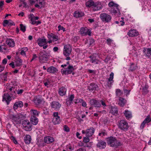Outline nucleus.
Here are the masks:
<instances>
[{"instance_id": "1", "label": "nucleus", "mask_w": 151, "mask_h": 151, "mask_svg": "<svg viewBox=\"0 0 151 151\" xmlns=\"http://www.w3.org/2000/svg\"><path fill=\"white\" fill-rule=\"evenodd\" d=\"M107 143L111 147H117L120 146L122 144L120 141L117 140L114 137H110L107 138Z\"/></svg>"}, {"instance_id": "2", "label": "nucleus", "mask_w": 151, "mask_h": 151, "mask_svg": "<svg viewBox=\"0 0 151 151\" xmlns=\"http://www.w3.org/2000/svg\"><path fill=\"white\" fill-rule=\"evenodd\" d=\"M89 103L91 105L96 107H100L101 104L104 106H106L105 101L102 99L97 100L95 99H91L90 100Z\"/></svg>"}, {"instance_id": "3", "label": "nucleus", "mask_w": 151, "mask_h": 151, "mask_svg": "<svg viewBox=\"0 0 151 151\" xmlns=\"http://www.w3.org/2000/svg\"><path fill=\"white\" fill-rule=\"evenodd\" d=\"M72 49L71 46L69 45H65L64 47L63 50V54L66 57L65 60H71L69 55L71 53Z\"/></svg>"}, {"instance_id": "4", "label": "nucleus", "mask_w": 151, "mask_h": 151, "mask_svg": "<svg viewBox=\"0 0 151 151\" xmlns=\"http://www.w3.org/2000/svg\"><path fill=\"white\" fill-rule=\"evenodd\" d=\"M10 118L13 122L18 124L21 123V120L25 118V116L24 114L19 113L15 115H11Z\"/></svg>"}, {"instance_id": "5", "label": "nucleus", "mask_w": 151, "mask_h": 151, "mask_svg": "<svg viewBox=\"0 0 151 151\" xmlns=\"http://www.w3.org/2000/svg\"><path fill=\"white\" fill-rule=\"evenodd\" d=\"M118 128L123 131H126L128 129L129 126L126 121L122 120L119 121Z\"/></svg>"}, {"instance_id": "6", "label": "nucleus", "mask_w": 151, "mask_h": 151, "mask_svg": "<svg viewBox=\"0 0 151 151\" xmlns=\"http://www.w3.org/2000/svg\"><path fill=\"white\" fill-rule=\"evenodd\" d=\"M75 69L72 65H69L66 68H62L61 69V72L63 75H68L72 73L74 74L73 72Z\"/></svg>"}, {"instance_id": "7", "label": "nucleus", "mask_w": 151, "mask_h": 151, "mask_svg": "<svg viewBox=\"0 0 151 151\" xmlns=\"http://www.w3.org/2000/svg\"><path fill=\"white\" fill-rule=\"evenodd\" d=\"M100 18L102 21L104 22H110L111 19V17L110 15L105 13L101 14L100 15Z\"/></svg>"}, {"instance_id": "8", "label": "nucleus", "mask_w": 151, "mask_h": 151, "mask_svg": "<svg viewBox=\"0 0 151 151\" xmlns=\"http://www.w3.org/2000/svg\"><path fill=\"white\" fill-rule=\"evenodd\" d=\"M38 56L40 62L41 63H44L47 60L48 57L47 55L42 52L41 51L39 53Z\"/></svg>"}, {"instance_id": "9", "label": "nucleus", "mask_w": 151, "mask_h": 151, "mask_svg": "<svg viewBox=\"0 0 151 151\" xmlns=\"http://www.w3.org/2000/svg\"><path fill=\"white\" fill-rule=\"evenodd\" d=\"M22 125L24 129L27 131H30L32 129V124L28 120H25L23 121Z\"/></svg>"}, {"instance_id": "10", "label": "nucleus", "mask_w": 151, "mask_h": 151, "mask_svg": "<svg viewBox=\"0 0 151 151\" xmlns=\"http://www.w3.org/2000/svg\"><path fill=\"white\" fill-rule=\"evenodd\" d=\"M33 101L35 104L37 105H38L45 103L44 99L41 97L40 95L35 96L33 99Z\"/></svg>"}, {"instance_id": "11", "label": "nucleus", "mask_w": 151, "mask_h": 151, "mask_svg": "<svg viewBox=\"0 0 151 151\" xmlns=\"http://www.w3.org/2000/svg\"><path fill=\"white\" fill-rule=\"evenodd\" d=\"M80 33L83 36H85L88 35L91 36V32L87 27H82L81 29Z\"/></svg>"}, {"instance_id": "12", "label": "nucleus", "mask_w": 151, "mask_h": 151, "mask_svg": "<svg viewBox=\"0 0 151 151\" xmlns=\"http://www.w3.org/2000/svg\"><path fill=\"white\" fill-rule=\"evenodd\" d=\"M47 37L49 40H52L53 42L56 41L58 40V37L57 35L49 32L47 34Z\"/></svg>"}, {"instance_id": "13", "label": "nucleus", "mask_w": 151, "mask_h": 151, "mask_svg": "<svg viewBox=\"0 0 151 151\" xmlns=\"http://www.w3.org/2000/svg\"><path fill=\"white\" fill-rule=\"evenodd\" d=\"M51 108L56 111L58 110L61 107V104L58 102L52 101L51 104Z\"/></svg>"}, {"instance_id": "14", "label": "nucleus", "mask_w": 151, "mask_h": 151, "mask_svg": "<svg viewBox=\"0 0 151 151\" xmlns=\"http://www.w3.org/2000/svg\"><path fill=\"white\" fill-rule=\"evenodd\" d=\"M127 35L129 37H134L138 35L139 33L136 30L131 29L127 33Z\"/></svg>"}, {"instance_id": "15", "label": "nucleus", "mask_w": 151, "mask_h": 151, "mask_svg": "<svg viewBox=\"0 0 151 151\" xmlns=\"http://www.w3.org/2000/svg\"><path fill=\"white\" fill-rule=\"evenodd\" d=\"M6 43L9 47H13L15 45V42L14 40L10 38H7L6 40Z\"/></svg>"}, {"instance_id": "16", "label": "nucleus", "mask_w": 151, "mask_h": 151, "mask_svg": "<svg viewBox=\"0 0 151 151\" xmlns=\"http://www.w3.org/2000/svg\"><path fill=\"white\" fill-rule=\"evenodd\" d=\"M96 146L100 149H104L106 146V143L104 141L100 140L98 141Z\"/></svg>"}, {"instance_id": "17", "label": "nucleus", "mask_w": 151, "mask_h": 151, "mask_svg": "<svg viewBox=\"0 0 151 151\" xmlns=\"http://www.w3.org/2000/svg\"><path fill=\"white\" fill-rule=\"evenodd\" d=\"M150 115H148L145 119L143 121L140 126L141 129H143L145 127V124H147L151 122L150 120Z\"/></svg>"}, {"instance_id": "18", "label": "nucleus", "mask_w": 151, "mask_h": 151, "mask_svg": "<svg viewBox=\"0 0 151 151\" xmlns=\"http://www.w3.org/2000/svg\"><path fill=\"white\" fill-rule=\"evenodd\" d=\"M114 76V74L113 73L111 72L110 75V77L108 79V81L107 83V85L109 87H111L114 82V81L113 80Z\"/></svg>"}, {"instance_id": "19", "label": "nucleus", "mask_w": 151, "mask_h": 151, "mask_svg": "<svg viewBox=\"0 0 151 151\" xmlns=\"http://www.w3.org/2000/svg\"><path fill=\"white\" fill-rule=\"evenodd\" d=\"M44 140L45 143L50 144L54 141V139L52 137L47 136L44 137Z\"/></svg>"}, {"instance_id": "20", "label": "nucleus", "mask_w": 151, "mask_h": 151, "mask_svg": "<svg viewBox=\"0 0 151 151\" xmlns=\"http://www.w3.org/2000/svg\"><path fill=\"white\" fill-rule=\"evenodd\" d=\"M23 103L22 101H19L16 102L13 106V108L15 110L18 108V107L22 108L23 106Z\"/></svg>"}, {"instance_id": "21", "label": "nucleus", "mask_w": 151, "mask_h": 151, "mask_svg": "<svg viewBox=\"0 0 151 151\" xmlns=\"http://www.w3.org/2000/svg\"><path fill=\"white\" fill-rule=\"evenodd\" d=\"M143 52L147 57L149 58L151 56V48H144Z\"/></svg>"}, {"instance_id": "22", "label": "nucleus", "mask_w": 151, "mask_h": 151, "mask_svg": "<svg viewBox=\"0 0 151 151\" xmlns=\"http://www.w3.org/2000/svg\"><path fill=\"white\" fill-rule=\"evenodd\" d=\"M95 131V129L93 127H91L90 129H87L86 131V134L87 136L91 137Z\"/></svg>"}, {"instance_id": "23", "label": "nucleus", "mask_w": 151, "mask_h": 151, "mask_svg": "<svg viewBox=\"0 0 151 151\" xmlns=\"http://www.w3.org/2000/svg\"><path fill=\"white\" fill-rule=\"evenodd\" d=\"M12 98L9 95H4L3 96V101H6L7 105L9 104Z\"/></svg>"}, {"instance_id": "24", "label": "nucleus", "mask_w": 151, "mask_h": 151, "mask_svg": "<svg viewBox=\"0 0 151 151\" xmlns=\"http://www.w3.org/2000/svg\"><path fill=\"white\" fill-rule=\"evenodd\" d=\"M37 42L38 45L40 47L43 46L44 43L47 44V43L46 39L45 38H39L37 40Z\"/></svg>"}, {"instance_id": "25", "label": "nucleus", "mask_w": 151, "mask_h": 151, "mask_svg": "<svg viewBox=\"0 0 151 151\" xmlns=\"http://www.w3.org/2000/svg\"><path fill=\"white\" fill-rule=\"evenodd\" d=\"M98 88L97 85L95 84L94 83H92L90 84L88 88L89 91H92L96 90V88Z\"/></svg>"}, {"instance_id": "26", "label": "nucleus", "mask_w": 151, "mask_h": 151, "mask_svg": "<svg viewBox=\"0 0 151 151\" xmlns=\"http://www.w3.org/2000/svg\"><path fill=\"white\" fill-rule=\"evenodd\" d=\"M58 71L57 69L53 66H51L47 68V71L50 73H54Z\"/></svg>"}, {"instance_id": "27", "label": "nucleus", "mask_w": 151, "mask_h": 151, "mask_svg": "<svg viewBox=\"0 0 151 151\" xmlns=\"http://www.w3.org/2000/svg\"><path fill=\"white\" fill-rule=\"evenodd\" d=\"M123 113L127 119L130 118L132 116L131 112L128 110H125L124 112Z\"/></svg>"}, {"instance_id": "28", "label": "nucleus", "mask_w": 151, "mask_h": 151, "mask_svg": "<svg viewBox=\"0 0 151 151\" xmlns=\"http://www.w3.org/2000/svg\"><path fill=\"white\" fill-rule=\"evenodd\" d=\"M119 105L121 106H123L126 103V100L122 97H119Z\"/></svg>"}, {"instance_id": "29", "label": "nucleus", "mask_w": 151, "mask_h": 151, "mask_svg": "<svg viewBox=\"0 0 151 151\" xmlns=\"http://www.w3.org/2000/svg\"><path fill=\"white\" fill-rule=\"evenodd\" d=\"M84 13L81 11H76L75 12L74 14V16L76 18L80 17L83 16Z\"/></svg>"}, {"instance_id": "30", "label": "nucleus", "mask_w": 151, "mask_h": 151, "mask_svg": "<svg viewBox=\"0 0 151 151\" xmlns=\"http://www.w3.org/2000/svg\"><path fill=\"white\" fill-rule=\"evenodd\" d=\"M31 137L29 135H27L24 137V142L26 144H29L31 142Z\"/></svg>"}, {"instance_id": "31", "label": "nucleus", "mask_w": 151, "mask_h": 151, "mask_svg": "<svg viewBox=\"0 0 151 151\" xmlns=\"http://www.w3.org/2000/svg\"><path fill=\"white\" fill-rule=\"evenodd\" d=\"M110 112L113 115H116L118 114V111L117 107L115 106H111Z\"/></svg>"}, {"instance_id": "32", "label": "nucleus", "mask_w": 151, "mask_h": 151, "mask_svg": "<svg viewBox=\"0 0 151 151\" xmlns=\"http://www.w3.org/2000/svg\"><path fill=\"white\" fill-rule=\"evenodd\" d=\"M16 65L17 66H19L22 65V60L19 57L16 58Z\"/></svg>"}, {"instance_id": "33", "label": "nucleus", "mask_w": 151, "mask_h": 151, "mask_svg": "<svg viewBox=\"0 0 151 151\" xmlns=\"http://www.w3.org/2000/svg\"><path fill=\"white\" fill-rule=\"evenodd\" d=\"M94 4V2L92 0H89L86 3V5L87 7H92L93 8Z\"/></svg>"}, {"instance_id": "34", "label": "nucleus", "mask_w": 151, "mask_h": 151, "mask_svg": "<svg viewBox=\"0 0 151 151\" xmlns=\"http://www.w3.org/2000/svg\"><path fill=\"white\" fill-rule=\"evenodd\" d=\"M137 68L138 67L136 64L132 63L131 64L129 70V71L133 72L137 69Z\"/></svg>"}, {"instance_id": "35", "label": "nucleus", "mask_w": 151, "mask_h": 151, "mask_svg": "<svg viewBox=\"0 0 151 151\" xmlns=\"http://www.w3.org/2000/svg\"><path fill=\"white\" fill-rule=\"evenodd\" d=\"M52 122L54 125L59 124L60 122V117L53 118Z\"/></svg>"}, {"instance_id": "36", "label": "nucleus", "mask_w": 151, "mask_h": 151, "mask_svg": "<svg viewBox=\"0 0 151 151\" xmlns=\"http://www.w3.org/2000/svg\"><path fill=\"white\" fill-rule=\"evenodd\" d=\"M30 120L32 123L34 125H36L38 123V119L35 116L32 117Z\"/></svg>"}, {"instance_id": "37", "label": "nucleus", "mask_w": 151, "mask_h": 151, "mask_svg": "<svg viewBox=\"0 0 151 151\" xmlns=\"http://www.w3.org/2000/svg\"><path fill=\"white\" fill-rule=\"evenodd\" d=\"M93 8V10L94 11H96L101 9H102V7L101 4L95 3Z\"/></svg>"}, {"instance_id": "38", "label": "nucleus", "mask_w": 151, "mask_h": 151, "mask_svg": "<svg viewBox=\"0 0 151 151\" xmlns=\"http://www.w3.org/2000/svg\"><path fill=\"white\" fill-rule=\"evenodd\" d=\"M149 86L147 84H145L142 88V91L145 94H147L149 92L148 90Z\"/></svg>"}, {"instance_id": "39", "label": "nucleus", "mask_w": 151, "mask_h": 151, "mask_svg": "<svg viewBox=\"0 0 151 151\" xmlns=\"http://www.w3.org/2000/svg\"><path fill=\"white\" fill-rule=\"evenodd\" d=\"M17 87L15 86H12L9 88V90L11 92V94H16V91L17 90Z\"/></svg>"}, {"instance_id": "40", "label": "nucleus", "mask_w": 151, "mask_h": 151, "mask_svg": "<svg viewBox=\"0 0 151 151\" xmlns=\"http://www.w3.org/2000/svg\"><path fill=\"white\" fill-rule=\"evenodd\" d=\"M66 89L64 87H62L59 89L58 93L60 94H65L66 92Z\"/></svg>"}, {"instance_id": "41", "label": "nucleus", "mask_w": 151, "mask_h": 151, "mask_svg": "<svg viewBox=\"0 0 151 151\" xmlns=\"http://www.w3.org/2000/svg\"><path fill=\"white\" fill-rule=\"evenodd\" d=\"M123 91L124 93L126 94H128L130 93V92L131 91V89L130 88L127 86H125L124 87Z\"/></svg>"}, {"instance_id": "42", "label": "nucleus", "mask_w": 151, "mask_h": 151, "mask_svg": "<svg viewBox=\"0 0 151 151\" xmlns=\"http://www.w3.org/2000/svg\"><path fill=\"white\" fill-rule=\"evenodd\" d=\"M30 112L31 114L33 115V116H38L39 113L36 110L31 109L30 111Z\"/></svg>"}, {"instance_id": "43", "label": "nucleus", "mask_w": 151, "mask_h": 151, "mask_svg": "<svg viewBox=\"0 0 151 151\" xmlns=\"http://www.w3.org/2000/svg\"><path fill=\"white\" fill-rule=\"evenodd\" d=\"M108 5L110 7L114 6L116 8V9H117V7L119 6L118 5L114 3L113 1H111L109 2Z\"/></svg>"}, {"instance_id": "44", "label": "nucleus", "mask_w": 151, "mask_h": 151, "mask_svg": "<svg viewBox=\"0 0 151 151\" xmlns=\"http://www.w3.org/2000/svg\"><path fill=\"white\" fill-rule=\"evenodd\" d=\"M74 98V96L73 95H71L69 98H68L66 100V102H68L70 104V103L72 101Z\"/></svg>"}, {"instance_id": "45", "label": "nucleus", "mask_w": 151, "mask_h": 151, "mask_svg": "<svg viewBox=\"0 0 151 151\" xmlns=\"http://www.w3.org/2000/svg\"><path fill=\"white\" fill-rule=\"evenodd\" d=\"M20 30L22 31L23 32H25L26 31V27L22 24H20Z\"/></svg>"}, {"instance_id": "46", "label": "nucleus", "mask_w": 151, "mask_h": 151, "mask_svg": "<svg viewBox=\"0 0 151 151\" xmlns=\"http://www.w3.org/2000/svg\"><path fill=\"white\" fill-rule=\"evenodd\" d=\"M118 10V9L117 8V9H116V8H112L110 9V11L111 13L115 14L117 13V11Z\"/></svg>"}, {"instance_id": "47", "label": "nucleus", "mask_w": 151, "mask_h": 151, "mask_svg": "<svg viewBox=\"0 0 151 151\" xmlns=\"http://www.w3.org/2000/svg\"><path fill=\"white\" fill-rule=\"evenodd\" d=\"M83 142L84 143H86L88 142H89L90 139L88 137H83Z\"/></svg>"}, {"instance_id": "48", "label": "nucleus", "mask_w": 151, "mask_h": 151, "mask_svg": "<svg viewBox=\"0 0 151 151\" xmlns=\"http://www.w3.org/2000/svg\"><path fill=\"white\" fill-rule=\"evenodd\" d=\"M58 31H60V30H62L64 32L65 31V28L62 26L61 25H59L58 26Z\"/></svg>"}, {"instance_id": "49", "label": "nucleus", "mask_w": 151, "mask_h": 151, "mask_svg": "<svg viewBox=\"0 0 151 151\" xmlns=\"http://www.w3.org/2000/svg\"><path fill=\"white\" fill-rule=\"evenodd\" d=\"M89 40L90 45L93 46L94 45L95 42L94 40L93 39L91 38L89 39Z\"/></svg>"}, {"instance_id": "50", "label": "nucleus", "mask_w": 151, "mask_h": 151, "mask_svg": "<svg viewBox=\"0 0 151 151\" xmlns=\"http://www.w3.org/2000/svg\"><path fill=\"white\" fill-rule=\"evenodd\" d=\"M64 130L66 132H68L70 131L69 128L66 125H64Z\"/></svg>"}, {"instance_id": "51", "label": "nucleus", "mask_w": 151, "mask_h": 151, "mask_svg": "<svg viewBox=\"0 0 151 151\" xmlns=\"http://www.w3.org/2000/svg\"><path fill=\"white\" fill-rule=\"evenodd\" d=\"M90 61L92 63H94L96 64H98V62L99 61V60L97 59H95L93 60H90Z\"/></svg>"}, {"instance_id": "52", "label": "nucleus", "mask_w": 151, "mask_h": 151, "mask_svg": "<svg viewBox=\"0 0 151 151\" xmlns=\"http://www.w3.org/2000/svg\"><path fill=\"white\" fill-rule=\"evenodd\" d=\"M53 118L60 117V116H58V113L57 112H54L53 114Z\"/></svg>"}, {"instance_id": "53", "label": "nucleus", "mask_w": 151, "mask_h": 151, "mask_svg": "<svg viewBox=\"0 0 151 151\" xmlns=\"http://www.w3.org/2000/svg\"><path fill=\"white\" fill-rule=\"evenodd\" d=\"M116 94H121L122 92L120 89H118L116 90Z\"/></svg>"}, {"instance_id": "54", "label": "nucleus", "mask_w": 151, "mask_h": 151, "mask_svg": "<svg viewBox=\"0 0 151 151\" xmlns=\"http://www.w3.org/2000/svg\"><path fill=\"white\" fill-rule=\"evenodd\" d=\"M106 134V133L104 131H101V132L99 133V136H103L105 135Z\"/></svg>"}, {"instance_id": "55", "label": "nucleus", "mask_w": 151, "mask_h": 151, "mask_svg": "<svg viewBox=\"0 0 151 151\" xmlns=\"http://www.w3.org/2000/svg\"><path fill=\"white\" fill-rule=\"evenodd\" d=\"M9 21L7 20H4L3 22V25L4 26H5L7 24H9Z\"/></svg>"}, {"instance_id": "56", "label": "nucleus", "mask_w": 151, "mask_h": 151, "mask_svg": "<svg viewBox=\"0 0 151 151\" xmlns=\"http://www.w3.org/2000/svg\"><path fill=\"white\" fill-rule=\"evenodd\" d=\"M23 91V90L22 89H20L19 90V89L16 91V93H17L18 94H21L22 93Z\"/></svg>"}, {"instance_id": "57", "label": "nucleus", "mask_w": 151, "mask_h": 151, "mask_svg": "<svg viewBox=\"0 0 151 151\" xmlns=\"http://www.w3.org/2000/svg\"><path fill=\"white\" fill-rule=\"evenodd\" d=\"M113 41V40H112L110 38L106 40V42L107 43V44L108 45H110Z\"/></svg>"}, {"instance_id": "58", "label": "nucleus", "mask_w": 151, "mask_h": 151, "mask_svg": "<svg viewBox=\"0 0 151 151\" xmlns=\"http://www.w3.org/2000/svg\"><path fill=\"white\" fill-rule=\"evenodd\" d=\"M66 147L67 149H69L71 151L73 150L74 148L72 147L70 145H67L66 146Z\"/></svg>"}, {"instance_id": "59", "label": "nucleus", "mask_w": 151, "mask_h": 151, "mask_svg": "<svg viewBox=\"0 0 151 151\" xmlns=\"http://www.w3.org/2000/svg\"><path fill=\"white\" fill-rule=\"evenodd\" d=\"M15 24L14 22L12 21L11 20H9V26L14 25Z\"/></svg>"}, {"instance_id": "60", "label": "nucleus", "mask_w": 151, "mask_h": 151, "mask_svg": "<svg viewBox=\"0 0 151 151\" xmlns=\"http://www.w3.org/2000/svg\"><path fill=\"white\" fill-rule=\"evenodd\" d=\"M30 21L31 22H30L32 24H35V18H33L30 19Z\"/></svg>"}, {"instance_id": "61", "label": "nucleus", "mask_w": 151, "mask_h": 151, "mask_svg": "<svg viewBox=\"0 0 151 151\" xmlns=\"http://www.w3.org/2000/svg\"><path fill=\"white\" fill-rule=\"evenodd\" d=\"M12 139L13 140L15 144H17V142L16 140V138L15 137L13 136L12 137Z\"/></svg>"}, {"instance_id": "62", "label": "nucleus", "mask_w": 151, "mask_h": 151, "mask_svg": "<svg viewBox=\"0 0 151 151\" xmlns=\"http://www.w3.org/2000/svg\"><path fill=\"white\" fill-rule=\"evenodd\" d=\"M9 65L11 66L12 68H14L15 67L14 63L13 62H12V63H10Z\"/></svg>"}, {"instance_id": "63", "label": "nucleus", "mask_w": 151, "mask_h": 151, "mask_svg": "<svg viewBox=\"0 0 151 151\" xmlns=\"http://www.w3.org/2000/svg\"><path fill=\"white\" fill-rule=\"evenodd\" d=\"M7 62V59L6 58H4L2 60V63L4 65H5Z\"/></svg>"}, {"instance_id": "64", "label": "nucleus", "mask_w": 151, "mask_h": 151, "mask_svg": "<svg viewBox=\"0 0 151 151\" xmlns=\"http://www.w3.org/2000/svg\"><path fill=\"white\" fill-rule=\"evenodd\" d=\"M77 151H86L85 148L82 147L78 149Z\"/></svg>"}]
</instances>
